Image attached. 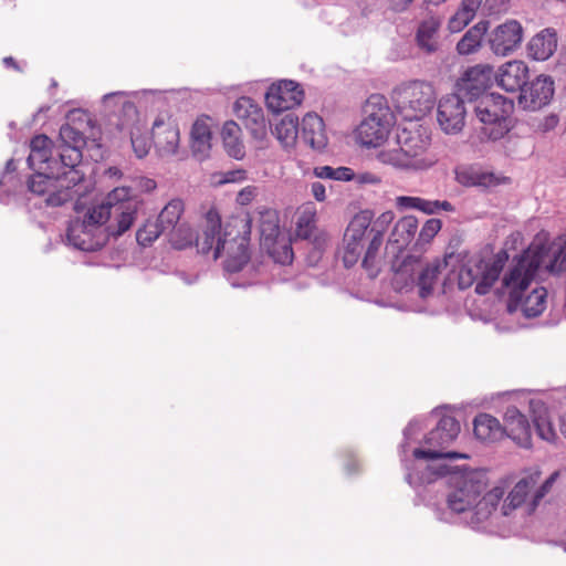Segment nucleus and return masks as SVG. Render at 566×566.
Listing matches in <instances>:
<instances>
[{
  "label": "nucleus",
  "instance_id": "nucleus-1",
  "mask_svg": "<svg viewBox=\"0 0 566 566\" xmlns=\"http://www.w3.org/2000/svg\"><path fill=\"white\" fill-rule=\"evenodd\" d=\"M559 275L566 272V244H533L520 256L514 258L511 268L502 279V286L509 292L507 311L515 312L523 292L530 286L539 269Z\"/></svg>",
  "mask_w": 566,
  "mask_h": 566
},
{
  "label": "nucleus",
  "instance_id": "nucleus-2",
  "mask_svg": "<svg viewBox=\"0 0 566 566\" xmlns=\"http://www.w3.org/2000/svg\"><path fill=\"white\" fill-rule=\"evenodd\" d=\"M398 148L382 149L377 158L380 163L403 170H427L438 158L430 149L431 140L420 133L403 132L398 136Z\"/></svg>",
  "mask_w": 566,
  "mask_h": 566
},
{
  "label": "nucleus",
  "instance_id": "nucleus-3",
  "mask_svg": "<svg viewBox=\"0 0 566 566\" xmlns=\"http://www.w3.org/2000/svg\"><path fill=\"white\" fill-rule=\"evenodd\" d=\"M251 219L249 217H230L222 231V239L217 245L214 260L223 258V268L229 273L240 272L250 261Z\"/></svg>",
  "mask_w": 566,
  "mask_h": 566
},
{
  "label": "nucleus",
  "instance_id": "nucleus-4",
  "mask_svg": "<svg viewBox=\"0 0 566 566\" xmlns=\"http://www.w3.org/2000/svg\"><path fill=\"white\" fill-rule=\"evenodd\" d=\"M474 112L483 135L492 140L503 138L512 128L514 102L505 96L486 94L476 102Z\"/></svg>",
  "mask_w": 566,
  "mask_h": 566
},
{
  "label": "nucleus",
  "instance_id": "nucleus-5",
  "mask_svg": "<svg viewBox=\"0 0 566 566\" xmlns=\"http://www.w3.org/2000/svg\"><path fill=\"white\" fill-rule=\"evenodd\" d=\"M391 98L397 112L406 120H419L433 108L436 92L428 82L410 81L397 86Z\"/></svg>",
  "mask_w": 566,
  "mask_h": 566
},
{
  "label": "nucleus",
  "instance_id": "nucleus-6",
  "mask_svg": "<svg viewBox=\"0 0 566 566\" xmlns=\"http://www.w3.org/2000/svg\"><path fill=\"white\" fill-rule=\"evenodd\" d=\"M365 118L357 128V138L368 147L380 146L387 138L392 125V113L384 95H370L364 107Z\"/></svg>",
  "mask_w": 566,
  "mask_h": 566
},
{
  "label": "nucleus",
  "instance_id": "nucleus-7",
  "mask_svg": "<svg viewBox=\"0 0 566 566\" xmlns=\"http://www.w3.org/2000/svg\"><path fill=\"white\" fill-rule=\"evenodd\" d=\"M461 430L459 421L451 416H443L436 428L424 437V443L429 449L417 448L412 455L415 459L437 460V459H469L467 453L457 451H444L459 436Z\"/></svg>",
  "mask_w": 566,
  "mask_h": 566
},
{
  "label": "nucleus",
  "instance_id": "nucleus-8",
  "mask_svg": "<svg viewBox=\"0 0 566 566\" xmlns=\"http://www.w3.org/2000/svg\"><path fill=\"white\" fill-rule=\"evenodd\" d=\"M374 213L370 210L357 212L345 229L339 254L345 268H352L360 260L369 245V227Z\"/></svg>",
  "mask_w": 566,
  "mask_h": 566
},
{
  "label": "nucleus",
  "instance_id": "nucleus-9",
  "mask_svg": "<svg viewBox=\"0 0 566 566\" xmlns=\"http://www.w3.org/2000/svg\"><path fill=\"white\" fill-rule=\"evenodd\" d=\"M111 218L112 207L107 196L102 203L88 208L82 221H74L70 224L66 238L70 243L80 250H95V243L91 239V230L105 224Z\"/></svg>",
  "mask_w": 566,
  "mask_h": 566
},
{
  "label": "nucleus",
  "instance_id": "nucleus-10",
  "mask_svg": "<svg viewBox=\"0 0 566 566\" xmlns=\"http://www.w3.org/2000/svg\"><path fill=\"white\" fill-rule=\"evenodd\" d=\"M113 221L107 226L108 235L120 237L134 224L139 209V201L129 188L118 187L108 193Z\"/></svg>",
  "mask_w": 566,
  "mask_h": 566
},
{
  "label": "nucleus",
  "instance_id": "nucleus-11",
  "mask_svg": "<svg viewBox=\"0 0 566 566\" xmlns=\"http://www.w3.org/2000/svg\"><path fill=\"white\" fill-rule=\"evenodd\" d=\"M182 212V201L174 199L164 207L156 219L163 230L168 232L172 247L178 250L190 247L193 241V233L190 227L186 223H179Z\"/></svg>",
  "mask_w": 566,
  "mask_h": 566
},
{
  "label": "nucleus",
  "instance_id": "nucleus-12",
  "mask_svg": "<svg viewBox=\"0 0 566 566\" xmlns=\"http://www.w3.org/2000/svg\"><path fill=\"white\" fill-rule=\"evenodd\" d=\"M485 489V483L475 473L457 479L454 489L448 495V506L455 513H463L472 507L476 509L478 499Z\"/></svg>",
  "mask_w": 566,
  "mask_h": 566
},
{
  "label": "nucleus",
  "instance_id": "nucleus-13",
  "mask_svg": "<svg viewBox=\"0 0 566 566\" xmlns=\"http://www.w3.org/2000/svg\"><path fill=\"white\" fill-rule=\"evenodd\" d=\"M494 76L493 67L488 64H478L468 69L459 80L458 94L469 101L476 102L484 96L485 91L492 85Z\"/></svg>",
  "mask_w": 566,
  "mask_h": 566
},
{
  "label": "nucleus",
  "instance_id": "nucleus-14",
  "mask_svg": "<svg viewBox=\"0 0 566 566\" xmlns=\"http://www.w3.org/2000/svg\"><path fill=\"white\" fill-rule=\"evenodd\" d=\"M303 97L304 92L296 82L284 80L269 87L265 103L271 112L281 113L298 106Z\"/></svg>",
  "mask_w": 566,
  "mask_h": 566
},
{
  "label": "nucleus",
  "instance_id": "nucleus-15",
  "mask_svg": "<svg viewBox=\"0 0 566 566\" xmlns=\"http://www.w3.org/2000/svg\"><path fill=\"white\" fill-rule=\"evenodd\" d=\"M394 219L395 213L388 210L377 218L373 227H369V245L366 253H364L361 266L370 277H376L379 273L378 254L384 242V233Z\"/></svg>",
  "mask_w": 566,
  "mask_h": 566
},
{
  "label": "nucleus",
  "instance_id": "nucleus-16",
  "mask_svg": "<svg viewBox=\"0 0 566 566\" xmlns=\"http://www.w3.org/2000/svg\"><path fill=\"white\" fill-rule=\"evenodd\" d=\"M553 95V80L549 76L539 75L522 87L518 105L525 111H538L551 102Z\"/></svg>",
  "mask_w": 566,
  "mask_h": 566
},
{
  "label": "nucleus",
  "instance_id": "nucleus-17",
  "mask_svg": "<svg viewBox=\"0 0 566 566\" xmlns=\"http://www.w3.org/2000/svg\"><path fill=\"white\" fill-rule=\"evenodd\" d=\"M462 97L460 94H449L439 102L438 122L447 134H457L464 126L467 112Z\"/></svg>",
  "mask_w": 566,
  "mask_h": 566
},
{
  "label": "nucleus",
  "instance_id": "nucleus-18",
  "mask_svg": "<svg viewBox=\"0 0 566 566\" xmlns=\"http://www.w3.org/2000/svg\"><path fill=\"white\" fill-rule=\"evenodd\" d=\"M523 40V28L516 20H509L496 27L489 39L490 48L495 55L506 56L520 48Z\"/></svg>",
  "mask_w": 566,
  "mask_h": 566
},
{
  "label": "nucleus",
  "instance_id": "nucleus-19",
  "mask_svg": "<svg viewBox=\"0 0 566 566\" xmlns=\"http://www.w3.org/2000/svg\"><path fill=\"white\" fill-rule=\"evenodd\" d=\"M60 179L61 178L53 180V178L45 172H38L29 179L28 187L30 191L36 195L50 192L46 198V203L49 206L57 207L72 199L70 185H65V180L61 181Z\"/></svg>",
  "mask_w": 566,
  "mask_h": 566
},
{
  "label": "nucleus",
  "instance_id": "nucleus-20",
  "mask_svg": "<svg viewBox=\"0 0 566 566\" xmlns=\"http://www.w3.org/2000/svg\"><path fill=\"white\" fill-rule=\"evenodd\" d=\"M233 112L254 138L263 139L266 136L263 109L251 97H239L234 103Z\"/></svg>",
  "mask_w": 566,
  "mask_h": 566
},
{
  "label": "nucleus",
  "instance_id": "nucleus-21",
  "mask_svg": "<svg viewBox=\"0 0 566 566\" xmlns=\"http://www.w3.org/2000/svg\"><path fill=\"white\" fill-rule=\"evenodd\" d=\"M205 228L196 238V248L201 254H212L214 260L217 245L222 239L221 216L214 206L202 207Z\"/></svg>",
  "mask_w": 566,
  "mask_h": 566
},
{
  "label": "nucleus",
  "instance_id": "nucleus-22",
  "mask_svg": "<svg viewBox=\"0 0 566 566\" xmlns=\"http://www.w3.org/2000/svg\"><path fill=\"white\" fill-rule=\"evenodd\" d=\"M123 113L128 118L118 124L119 132H127L134 153L138 158H144L150 148L148 137L142 133L138 123V111L136 106L127 102L123 105Z\"/></svg>",
  "mask_w": 566,
  "mask_h": 566
},
{
  "label": "nucleus",
  "instance_id": "nucleus-23",
  "mask_svg": "<svg viewBox=\"0 0 566 566\" xmlns=\"http://www.w3.org/2000/svg\"><path fill=\"white\" fill-rule=\"evenodd\" d=\"M505 436L511 438L517 446L522 448L532 447L531 426L525 417L516 407L510 406L504 413Z\"/></svg>",
  "mask_w": 566,
  "mask_h": 566
},
{
  "label": "nucleus",
  "instance_id": "nucleus-24",
  "mask_svg": "<svg viewBox=\"0 0 566 566\" xmlns=\"http://www.w3.org/2000/svg\"><path fill=\"white\" fill-rule=\"evenodd\" d=\"M509 260V254L505 250L499 251L492 260L485 262L479 260L476 262V270H480V280L475 285V293L485 295L490 292L494 283L499 280L500 274Z\"/></svg>",
  "mask_w": 566,
  "mask_h": 566
},
{
  "label": "nucleus",
  "instance_id": "nucleus-25",
  "mask_svg": "<svg viewBox=\"0 0 566 566\" xmlns=\"http://www.w3.org/2000/svg\"><path fill=\"white\" fill-rule=\"evenodd\" d=\"M440 28L441 19L434 14L426 17L419 22L415 34V41L422 52L432 54L439 50Z\"/></svg>",
  "mask_w": 566,
  "mask_h": 566
},
{
  "label": "nucleus",
  "instance_id": "nucleus-26",
  "mask_svg": "<svg viewBox=\"0 0 566 566\" xmlns=\"http://www.w3.org/2000/svg\"><path fill=\"white\" fill-rule=\"evenodd\" d=\"M528 76V67L523 61H510L504 63L495 74L496 83L507 92L522 90Z\"/></svg>",
  "mask_w": 566,
  "mask_h": 566
},
{
  "label": "nucleus",
  "instance_id": "nucleus-27",
  "mask_svg": "<svg viewBox=\"0 0 566 566\" xmlns=\"http://www.w3.org/2000/svg\"><path fill=\"white\" fill-rule=\"evenodd\" d=\"M153 142L161 155H172L179 145V129L175 124L155 122L153 127Z\"/></svg>",
  "mask_w": 566,
  "mask_h": 566
},
{
  "label": "nucleus",
  "instance_id": "nucleus-28",
  "mask_svg": "<svg viewBox=\"0 0 566 566\" xmlns=\"http://www.w3.org/2000/svg\"><path fill=\"white\" fill-rule=\"evenodd\" d=\"M418 230V220L413 216L400 218L389 235L388 244L397 252L402 251L413 240Z\"/></svg>",
  "mask_w": 566,
  "mask_h": 566
},
{
  "label": "nucleus",
  "instance_id": "nucleus-29",
  "mask_svg": "<svg viewBox=\"0 0 566 566\" xmlns=\"http://www.w3.org/2000/svg\"><path fill=\"white\" fill-rule=\"evenodd\" d=\"M473 432L476 439L484 442H496L505 437L504 427L489 413H479L474 418Z\"/></svg>",
  "mask_w": 566,
  "mask_h": 566
},
{
  "label": "nucleus",
  "instance_id": "nucleus-30",
  "mask_svg": "<svg viewBox=\"0 0 566 566\" xmlns=\"http://www.w3.org/2000/svg\"><path fill=\"white\" fill-rule=\"evenodd\" d=\"M210 117L202 116L196 119L190 132V146L195 156L205 157L211 148Z\"/></svg>",
  "mask_w": 566,
  "mask_h": 566
},
{
  "label": "nucleus",
  "instance_id": "nucleus-31",
  "mask_svg": "<svg viewBox=\"0 0 566 566\" xmlns=\"http://www.w3.org/2000/svg\"><path fill=\"white\" fill-rule=\"evenodd\" d=\"M302 136L312 148H324L326 146V136L322 117L316 114H306L302 120Z\"/></svg>",
  "mask_w": 566,
  "mask_h": 566
},
{
  "label": "nucleus",
  "instance_id": "nucleus-32",
  "mask_svg": "<svg viewBox=\"0 0 566 566\" xmlns=\"http://www.w3.org/2000/svg\"><path fill=\"white\" fill-rule=\"evenodd\" d=\"M489 22L479 21L471 27L457 43V52L460 55H470L478 52L488 32Z\"/></svg>",
  "mask_w": 566,
  "mask_h": 566
},
{
  "label": "nucleus",
  "instance_id": "nucleus-33",
  "mask_svg": "<svg viewBox=\"0 0 566 566\" xmlns=\"http://www.w3.org/2000/svg\"><path fill=\"white\" fill-rule=\"evenodd\" d=\"M82 147L77 146H61L60 150V159L61 163L69 168V171H65L63 174L62 180L67 181V184H73V186H76L80 181L83 179V175L76 169V166L82 160Z\"/></svg>",
  "mask_w": 566,
  "mask_h": 566
},
{
  "label": "nucleus",
  "instance_id": "nucleus-34",
  "mask_svg": "<svg viewBox=\"0 0 566 566\" xmlns=\"http://www.w3.org/2000/svg\"><path fill=\"white\" fill-rule=\"evenodd\" d=\"M295 235L307 240L316 229V207L313 202H305L296 210Z\"/></svg>",
  "mask_w": 566,
  "mask_h": 566
},
{
  "label": "nucleus",
  "instance_id": "nucleus-35",
  "mask_svg": "<svg viewBox=\"0 0 566 566\" xmlns=\"http://www.w3.org/2000/svg\"><path fill=\"white\" fill-rule=\"evenodd\" d=\"M52 140L45 135H36L30 143V155L28 163L34 170H41L42 165L49 164L52 156Z\"/></svg>",
  "mask_w": 566,
  "mask_h": 566
},
{
  "label": "nucleus",
  "instance_id": "nucleus-36",
  "mask_svg": "<svg viewBox=\"0 0 566 566\" xmlns=\"http://www.w3.org/2000/svg\"><path fill=\"white\" fill-rule=\"evenodd\" d=\"M557 46L554 33L548 30L533 36L528 43V54L536 61H545L553 55Z\"/></svg>",
  "mask_w": 566,
  "mask_h": 566
},
{
  "label": "nucleus",
  "instance_id": "nucleus-37",
  "mask_svg": "<svg viewBox=\"0 0 566 566\" xmlns=\"http://www.w3.org/2000/svg\"><path fill=\"white\" fill-rule=\"evenodd\" d=\"M261 247L276 263L285 265L293 261L294 253L291 239L283 233L279 234L274 240L261 243Z\"/></svg>",
  "mask_w": 566,
  "mask_h": 566
},
{
  "label": "nucleus",
  "instance_id": "nucleus-38",
  "mask_svg": "<svg viewBox=\"0 0 566 566\" xmlns=\"http://www.w3.org/2000/svg\"><path fill=\"white\" fill-rule=\"evenodd\" d=\"M281 145L285 148L295 145L298 136V118L289 113L274 124L272 132Z\"/></svg>",
  "mask_w": 566,
  "mask_h": 566
},
{
  "label": "nucleus",
  "instance_id": "nucleus-39",
  "mask_svg": "<svg viewBox=\"0 0 566 566\" xmlns=\"http://www.w3.org/2000/svg\"><path fill=\"white\" fill-rule=\"evenodd\" d=\"M221 137L229 156L235 159H240L244 156V146L241 142V128L235 122L228 120L224 123Z\"/></svg>",
  "mask_w": 566,
  "mask_h": 566
},
{
  "label": "nucleus",
  "instance_id": "nucleus-40",
  "mask_svg": "<svg viewBox=\"0 0 566 566\" xmlns=\"http://www.w3.org/2000/svg\"><path fill=\"white\" fill-rule=\"evenodd\" d=\"M259 229L261 243L274 240L281 234L280 218L275 209L263 207L259 210Z\"/></svg>",
  "mask_w": 566,
  "mask_h": 566
},
{
  "label": "nucleus",
  "instance_id": "nucleus-41",
  "mask_svg": "<svg viewBox=\"0 0 566 566\" xmlns=\"http://www.w3.org/2000/svg\"><path fill=\"white\" fill-rule=\"evenodd\" d=\"M442 268H446V264L440 262L439 260H436L434 262L426 266H422V264L420 263V269L418 270L416 284L420 289L419 294L421 297H427L432 292Z\"/></svg>",
  "mask_w": 566,
  "mask_h": 566
},
{
  "label": "nucleus",
  "instance_id": "nucleus-42",
  "mask_svg": "<svg viewBox=\"0 0 566 566\" xmlns=\"http://www.w3.org/2000/svg\"><path fill=\"white\" fill-rule=\"evenodd\" d=\"M420 269V260L415 256H407L395 269L394 284L397 289H403L410 284H415L417 280L418 270Z\"/></svg>",
  "mask_w": 566,
  "mask_h": 566
},
{
  "label": "nucleus",
  "instance_id": "nucleus-43",
  "mask_svg": "<svg viewBox=\"0 0 566 566\" xmlns=\"http://www.w3.org/2000/svg\"><path fill=\"white\" fill-rule=\"evenodd\" d=\"M534 486L535 481L532 476L520 480L509 493L503 504V514L509 515L512 510L521 506Z\"/></svg>",
  "mask_w": 566,
  "mask_h": 566
},
{
  "label": "nucleus",
  "instance_id": "nucleus-44",
  "mask_svg": "<svg viewBox=\"0 0 566 566\" xmlns=\"http://www.w3.org/2000/svg\"><path fill=\"white\" fill-rule=\"evenodd\" d=\"M547 291L545 287L534 289L524 300L521 298L520 306L524 316L536 317L546 308Z\"/></svg>",
  "mask_w": 566,
  "mask_h": 566
},
{
  "label": "nucleus",
  "instance_id": "nucleus-45",
  "mask_svg": "<svg viewBox=\"0 0 566 566\" xmlns=\"http://www.w3.org/2000/svg\"><path fill=\"white\" fill-rule=\"evenodd\" d=\"M505 490L503 486H494L483 497L478 501L475 514L479 520H484L490 516L492 511L496 509L500 501L503 499Z\"/></svg>",
  "mask_w": 566,
  "mask_h": 566
},
{
  "label": "nucleus",
  "instance_id": "nucleus-46",
  "mask_svg": "<svg viewBox=\"0 0 566 566\" xmlns=\"http://www.w3.org/2000/svg\"><path fill=\"white\" fill-rule=\"evenodd\" d=\"M165 233L156 220H147L136 232V240L143 247L150 245L158 237Z\"/></svg>",
  "mask_w": 566,
  "mask_h": 566
},
{
  "label": "nucleus",
  "instance_id": "nucleus-47",
  "mask_svg": "<svg viewBox=\"0 0 566 566\" xmlns=\"http://www.w3.org/2000/svg\"><path fill=\"white\" fill-rule=\"evenodd\" d=\"M60 138L62 145L83 147L85 145V135L74 125L67 123L60 128Z\"/></svg>",
  "mask_w": 566,
  "mask_h": 566
},
{
  "label": "nucleus",
  "instance_id": "nucleus-48",
  "mask_svg": "<svg viewBox=\"0 0 566 566\" xmlns=\"http://www.w3.org/2000/svg\"><path fill=\"white\" fill-rule=\"evenodd\" d=\"M473 19V15L459 6L457 11L449 18L447 28L451 33H459L468 27Z\"/></svg>",
  "mask_w": 566,
  "mask_h": 566
},
{
  "label": "nucleus",
  "instance_id": "nucleus-49",
  "mask_svg": "<svg viewBox=\"0 0 566 566\" xmlns=\"http://www.w3.org/2000/svg\"><path fill=\"white\" fill-rule=\"evenodd\" d=\"M535 427L538 437L547 442H555L557 440V432L552 421L546 417H538L535 419Z\"/></svg>",
  "mask_w": 566,
  "mask_h": 566
},
{
  "label": "nucleus",
  "instance_id": "nucleus-50",
  "mask_svg": "<svg viewBox=\"0 0 566 566\" xmlns=\"http://www.w3.org/2000/svg\"><path fill=\"white\" fill-rule=\"evenodd\" d=\"M480 280V270H476V262L471 265L470 263L463 265L459 272V286L461 289L470 287L474 282Z\"/></svg>",
  "mask_w": 566,
  "mask_h": 566
},
{
  "label": "nucleus",
  "instance_id": "nucleus-51",
  "mask_svg": "<svg viewBox=\"0 0 566 566\" xmlns=\"http://www.w3.org/2000/svg\"><path fill=\"white\" fill-rule=\"evenodd\" d=\"M440 210L452 212L454 207L448 200H427L420 198L419 211H422L427 214H434Z\"/></svg>",
  "mask_w": 566,
  "mask_h": 566
},
{
  "label": "nucleus",
  "instance_id": "nucleus-52",
  "mask_svg": "<svg viewBox=\"0 0 566 566\" xmlns=\"http://www.w3.org/2000/svg\"><path fill=\"white\" fill-rule=\"evenodd\" d=\"M442 222L439 219H429L422 226L419 240L423 243L430 242L441 230Z\"/></svg>",
  "mask_w": 566,
  "mask_h": 566
},
{
  "label": "nucleus",
  "instance_id": "nucleus-53",
  "mask_svg": "<svg viewBox=\"0 0 566 566\" xmlns=\"http://www.w3.org/2000/svg\"><path fill=\"white\" fill-rule=\"evenodd\" d=\"M557 473L552 474L534 493L532 502L530 504V511L533 512L536 506L539 504L542 499L548 493L553 483L557 478Z\"/></svg>",
  "mask_w": 566,
  "mask_h": 566
},
{
  "label": "nucleus",
  "instance_id": "nucleus-54",
  "mask_svg": "<svg viewBox=\"0 0 566 566\" xmlns=\"http://www.w3.org/2000/svg\"><path fill=\"white\" fill-rule=\"evenodd\" d=\"M557 473L552 474L534 493L532 502L530 504V511L533 512L536 506L539 504L542 499L548 493L553 483L557 478Z\"/></svg>",
  "mask_w": 566,
  "mask_h": 566
},
{
  "label": "nucleus",
  "instance_id": "nucleus-55",
  "mask_svg": "<svg viewBox=\"0 0 566 566\" xmlns=\"http://www.w3.org/2000/svg\"><path fill=\"white\" fill-rule=\"evenodd\" d=\"M557 473L552 474L534 493L532 502L530 504V511L533 512L536 506L539 504L542 499L548 493L553 483L557 478Z\"/></svg>",
  "mask_w": 566,
  "mask_h": 566
},
{
  "label": "nucleus",
  "instance_id": "nucleus-56",
  "mask_svg": "<svg viewBox=\"0 0 566 566\" xmlns=\"http://www.w3.org/2000/svg\"><path fill=\"white\" fill-rule=\"evenodd\" d=\"M256 187L247 186L241 189L237 196V202L241 206L249 205L256 196Z\"/></svg>",
  "mask_w": 566,
  "mask_h": 566
},
{
  "label": "nucleus",
  "instance_id": "nucleus-57",
  "mask_svg": "<svg viewBox=\"0 0 566 566\" xmlns=\"http://www.w3.org/2000/svg\"><path fill=\"white\" fill-rule=\"evenodd\" d=\"M396 200L398 207L419 210L420 197L400 196Z\"/></svg>",
  "mask_w": 566,
  "mask_h": 566
},
{
  "label": "nucleus",
  "instance_id": "nucleus-58",
  "mask_svg": "<svg viewBox=\"0 0 566 566\" xmlns=\"http://www.w3.org/2000/svg\"><path fill=\"white\" fill-rule=\"evenodd\" d=\"M247 178V171L243 169L238 170H229L223 174V179L221 182L229 184V182H239L243 181Z\"/></svg>",
  "mask_w": 566,
  "mask_h": 566
},
{
  "label": "nucleus",
  "instance_id": "nucleus-59",
  "mask_svg": "<svg viewBox=\"0 0 566 566\" xmlns=\"http://www.w3.org/2000/svg\"><path fill=\"white\" fill-rule=\"evenodd\" d=\"M558 116L555 114H551L539 122L538 129L543 133L549 132L558 125Z\"/></svg>",
  "mask_w": 566,
  "mask_h": 566
},
{
  "label": "nucleus",
  "instance_id": "nucleus-60",
  "mask_svg": "<svg viewBox=\"0 0 566 566\" xmlns=\"http://www.w3.org/2000/svg\"><path fill=\"white\" fill-rule=\"evenodd\" d=\"M355 174L353 169L348 167L335 168L334 180L349 181L354 178Z\"/></svg>",
  "mask_w": 566,
  "mask_h": 566
},
{
  "label": "nucleus",
  "instance_id": "nucleus-61",
  "mask_svg": "<svg viewBox=\"0 0 566 566\" xmlns=\"http://www.w3.org/2000/svg\"><path fill=\"white\" fill-rule=\"evenodd\" d=\"M483 0H461L460 6L475 18Z\"/></svg>",
  "mask_w": 566,
  "mask_h": 566
},
{
  "label": "nucleus",
  "instance_id": "nucleus-62",
  "mask_svg": "<svg viewBox=\"0 0 566 566\" xmlns=\"http://www.w3.org/2000/svg\"><path fill=\"white\" fill-rule=\"evenodd\" d=\"M311 192L317 201H324L326 199V188L319 181H315L311 185Z\"/></svg>",
  "mask_w": 566,
  "mask_h": 566
},
{
  "label": "nucleus",
  "instance_id": "nucleus-63",
  "mask_svg": "<svg viewBox=\"0 0 566 566\" xmlns=\"http://www.w3.org/2000/svg\"><path fill=\"white\" fill-rule=\"evenodd\" d=\"M389 9L394 12H403L406 11L413 0H387Z\"/></svg>",
  "mask_w": 566,
  "mask_h": 566
},
{
  "label": "nucleus",
  "instance_id": "nucleus-64",
  "mask_svg": "<svg viewBox=\"0 0 566 566\" xmlns=\"http://www.w3.org/2000/svg\"><path fill=\"white\" fill-rule=\"evenodd\" d=\"M335 168L331 166H321L314 169V175L317 178L333 179L334 180Z\"/></svg>",
  "mask_w": 566,
  "mask_h": 566
}]
</instances>
